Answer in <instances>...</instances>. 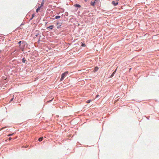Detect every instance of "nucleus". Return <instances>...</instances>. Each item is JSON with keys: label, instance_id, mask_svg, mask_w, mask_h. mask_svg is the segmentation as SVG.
I'll return each mask as SVG.
<instances>
[{"label": "nucleus", "instance_id": "3", "mask_svg": "<svg viewBox=\"0 0 159 159\" xmlns=\"http://www.w3.org/2000/svg\"><path fill=\"white\" fill-rule=\"evenodd\" d=\"M118 2H116L115 1H113L112 2V4L114 6H116L118 4Z\"/></svg>", "mask_w": 159, "mask_h": 159}, {"label": "nucleus", "instance_id": "24", "mask_svg": "<svg viewBox=\"0 0 159 159\" xmlns=\"http://www.w3.org/2000/svg\"><path fill=\"white\" fill-rule=\"evenodd\" d=\"M52 101V100H50V101H48V102H51V101Z\"/></svg>", "mask_w": 159, "mask_h": 159}, {"label": "nucleus", "instance_id": "15", "mask_svg": "<svg viewBox=\"0 0 159 159\" xmlns=\"http://www.w3.org/2000/svg\"><path fill=\"white\" fill-rule=\"evenodd\" d=\"M22 61L23 62V63H25V59L23 58V59H22Z\"/></svg>", "mask_w": 159, "mask_h": 159}, {"label": "nucleus", "instance_id": "14", "mask_svg": "<svg viewBox=\"0 0 159 159\" xmlns=\"http://www.w3.org/2000/svg\"><path fill=\"white\" fill-rule=\"evenodd\" d=\"M34 14H33L31 18L30 19L31 20L34 17Z\"/></svg>", "mask_w": 159, "mask_h": 159}, {"label": "nucleus", "instance_id": "18", "mask_svg": "<svg viewBox=\"0 0 159 159\" xmlns=\"http://www.w3.org/2000/svg\"><path fill=\"white\" fill-rule=\"evenodd\" d=\"M21 41H19L18 43L20 45L21 44Z\"/></svg>", "mask_w": 159, "mask_h": 159}, {"label": "nucleus", "instance_id": "11", "mask_svg": "<svg viewBox=\"0 0 159 159\" xmlns=\"http://www.w3.org/2000/svg\"><path fill=\"white\" fill-rule=\"evenodd\" d=\"M14 133H13V134H9L7 136H11L14 135Z\"/></svg>", "mask_w": 159, "mask_h": 159}, {"label": "nucleus", "instance_id": "4", "mask_svg": "<svg viewBox=\"0 0 159 159\" xmlns=\"http://www.w3.org/2000/svg\"><path fill=\"white\" fill-rule=\"evenodd\" d=\"M54 27L53 25H51L50 26H49L47 27V29H49L51 30H52L53 28Z\"/></svg>", "mask_w": 159, "mask_h": 159}, {"label": "nucleus", "instance_id": "19", "mask_svg": "<svg viewBox=\"0 0 159 159\" xmlns=\"http://www.w3.org/2000/svg\"><path fill=\"white\" fill-rule=\"evenodd\" d=\"M38 35H39V33H38L36 35H35V36L37 37V36Z\"/></svg>", "mask_w": 159, "mask_h": 159}, {"label": "nucleus", "instance_id": "6", "mask_svg": "<svg viewBox=\"0 0 159 159\" xmlns=\"http://www.w3.org/2000/svg\"><path fill=\"white\" fill-rule=\"evenodd\" d=\"M74 6L75 7H81V6L80 5L77 4H74Z\"/></svg>", "mask_w": 159, "mask_h": 159}, {"label": "nucleus", "instance_id": "21", "mask_svg": "<svg viewBox=\"0 0 159 159\" xmlns=\"http://www.w3.org/2000/svg\"><path fill=\"white\" fill-rule=\"evenodd\" d=\"M99 96V95L97 94L96 96V98H97Z\"/></svg>", "mask_w": 159, "mask_h": 159}, {"label": "nucleus", "instance_id": "27", "mask_svg": "<svg viewBox=\"0 0 159 159\" xmlns=\"http://www.w3.org/2000/svg\"><path fill=\"white\" fill-rule=\"evenodd\" d=\"M131 68H130L129 70H130Z\"/></svg>", "mask_w": 159, "mask_h": 159}, {"label": "nucleus", "instance_id": "16", "mask_svg": "<svg viewBox=\"0 0 159 159\" xmlns=\"http://www.w3.org/2000/svg\"><path fill=\"white\" fill-rule=\"evenodd\" d=\"M44 3L43 2H42L41 5V6L40 7H41L43 6V5Z\"/></svg>", "mask_w": 159, "mask_h": 159}, {"label": "nucleus", "instance_id": "1", "mask_svg": "<svg viewBox=\"0 0 159 159\" xmlns=\"http://www.w3.org/2000/svg\"><path fill=\"white\" fill-rule=\"evenodd\" d=\"M68 72L66 71L63 73L61 75V77L60 79V80L62 81L64 78L68 74Z\"/></svg>", "mask_w": 159, "mask_h": 159}, {"label": "nucleus", "instance_id": "17", "mask_svg": "<svg viewBox=\"0 0 159 159\" xmlns=\"http://www.w3.org/2000/svg\"><path fill=\"white\" fill-rule=\"evenodd\" d=\"M60 27H61V25H58L57 26V28L58 29V28H60Z\"/></svg>", "mask_w": 159, "mask_h": 159}, {"label": "nucleus", "instance_id": "9", "mask_svg": "<svg viewBox=\"0 0 159 159\" xmlns=\"http://www.w3.org/2000/svg\"><path fill=\"white\" fill-rule=\"evenodd\" d=\"M41 8V7H38V8L36 10V12L37 13L40 10Z\"/></svg>", "mask_w": 159, "mask_h": 159}, {"label": "nucleus", "instance_id": "20", "mask_svg": "<svg viewBox=\"0 0 159 159\" xmlns=\"http://www.w3.org/2000/svg\"><path fill=\"white\" fill-rule=\"evenodd\" d=\"M12 139V138L11 137L9 138V139H8L9 140H10L11 139Z\"/></svg>", "mask_w": 159, "mask_h": 159}, {"label": "nucleus", "instance_id": "25", "mask_svg": "<svg viewBox=\"0 0 159 159\" xmlns=\"http://www.w3.org/2000/svg\"><path fill=\"white\" fill-rule=\"evenodd\" d=\"M59 24V22H57V25Z\"/></svg>", "mask_w": 159, "mask_h": 159}, {"label": "nucleus", "instance_id": "12", "mask_svg": "<svg viewBox=\"0 0 159 159\" xmlns=\"http://www.w3.org/2000/svg\"><path fill=\"white\" fill-rule=\"evenodd\" d=\"M81 43L82 45H81V46L85 47V44L84 43Z\"/></svg>", "mask_w": 159, "mask_h": 159}, {"label": "nucleus", "instance_id": "13", "mask_svg": "<svg viewBox=\"0 0 159 159\" xmlns=\"http://www.w3.org/2000/svg\"><path fill=\"white\" fill-rule=\"evenodd\" d=\"M91 102V100H88L86 102V103H89Z\"/></svg>", "mask_w": 159, "mask_h": 159}, {"label": "nucleus", "instance_id": "10", "mask_svg": "<svg viewBox=\"0 0 159 159\" xmlns=\"http://www.w3.org/2000/svg\"><path fill=\"white\" fill-rule=\"evenodd\" d=\"M60 16H57L55 17V19H59L60 18Z\"/></svg>", "mask_w": 159, "mask_h": 159}, {"label": "nucleus", "instance_id": "2", "mask_svg": "<svg viewBox=\"0 0 159 159\" xmlns=\"http://www.w3.org/2000/svg\"><path fill=\"white\" fill-rule=\"evenodd\" d=\"M117 68V67L115 70L113 72L112 74L111 75V76H110V78H112V77L114 76V75L115 74V73H116V71Z\"/></svg>", "mask_w": 159, "mask_h": 159}, {"label": "nucleus", "instance_id": "23", "mask_svg": "<svg viewBox=\"0 0 159 159\" xmlns=\"http://www.w3.org/2000/svg\"><path fill=\"white\" fill-rule=\"evenodd\" d=\"M13 99V98H12L11 99L10 101H12Z\"/></svg>", "mask_w": 159, "mask_h": 159}, {"label": "nucleus", "instance_id": "8", "mask_svg": "<svg viewBox=\"0 0 159 159\" xmlns=\"http://www.w3.org/2000/svg\"><path fill=\"white\" fill-rule=\"evenodd\" d=\"M43 137H40L39 138V142H41V141H42V140H43Z\"/></svg>", "mask_w": 159, "mask_h": 159}, {"label": "nucleus", "instance_id": "5", "mask_svg": "<svg viewBox=\"0 0 159 159\" xmlns=\"http://www.w3.org/2000/svg\"><path fill=\"white\" fill-rule=\"evenodd\" d=\"M98 66L95 67L94 69V70L93 71L94 72H95L97 71L98 70Z\"/></svg>", "mask_w": 159, "mask_h": 159}, {"label": "nucleus", "instance_id": "22", "mask_svg": "<svg viewBox=\"0 0 159 159\" xmlns=\"http://www.w3.org/2000/svg\"><path fill=\"white\" fill-rule=\"evenodd\" d=\"M6 127H3V128H2L1 129H2L5 128H6Z\"/></svg>", "mask_w": 159, "mask_h": 159}, {"label": "nucleus", "instance_id": "26", "mask_svg": "<svg viewBox=\"0 0 159 159\" xmlns=\"http://www.w3.org/2000/svg\"><path fill=\"white\" fill-rule=\"evenodd\" d=\"M87 0H85V1H87Z\"/></svg>", "mask_w": 159, "mask_h": 159}, {"label": "nucleus", "instance_id": "7", "mask_svg": "<svg viewBox=\"0 0 159 159\" xmlns=\"http://www.w3.org/2000/svg\"><path fill=\"white\" fill-rule=\"evenodd\" d=\"M96 0L94 2H91V4L92 6H94V4L96 2Z\"/></svg>", "mask_w": 159, "mask_h": 159}]
</instances>
